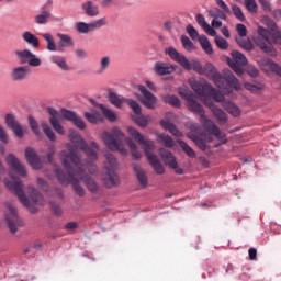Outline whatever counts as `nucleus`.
<instances>
[{
	"instance_id": "c85d7f7f",
	"label": "nucleus",
	"mask_w": 281,
	"mask_h": 281,
	"mask_svg": "<svg viewBox=\"0 0 281 281\" xmlns=\"http://www.w3.org/2000/svg\"><path fill=\"white\" fill-rule=\"evenodd\" d=\"M160 126L165 131H169V133H171V135H175V137H182L183 136L181 131H179V128H177V125L173 124L172 122L168 121V120H161L160 121Z\"/></svg>"
},
{
	"instance_id": "338daca9",
	"label": "nucleus",
	"mask_w": 281,
	"mask_h": 281,
	"mask_svg": "<svg viewBox=\"0 0 281 281\" xmlns=\"http://www.w3.org/2000/svg\"><path fill=\"white\" fill-rule=\"evenodd\" d=\"M41 58H38L34 53H32L31 58L29 59L30 67H41Z\"/></svg>"
},
{
	"instance_id": "37998d69",
	"label": "nucleus",
	"mask_w": 281,
	"mask_h": 281,
	"mask_svg": "<svg viewBox=\"0 0 281 281\" xmlns=\"http://www.w3.org/2000/svg\"><path fill=\"white\" fill-rule=\"evenodd\" d=\"M236 43L245 49L246 52H254V43L250 40H245L243 37H236Z\"/></svg>"
},
{
	"instance_id": "e433bc0d",
	"label": "nucleus",
	"mask_w": 281,
	"mask_h": 281,
	"mask_svg": "<svg viewBox=\"0 0 281 281\" xmlns=\"http://www.w3.org/2000/svg\"><path fill=\"white\" fill-rule=\"evenodd\" d=\"M157 142L161 146H166V148H175V140L168 134H157Z\"/></svg>"
},
{
	"instance_id": "72a5a7b5",
	"label": "nucleus",
	"mask_w": 281,
	"mask_h": 281,
	"mask_svg": "<svg viewBox=\"0 0 281 281\" xmlns=\"http://www.w3.org/2000/svg\"><path fill=\"white\" fill-rule=\"evenodd\" d=\"M244 87L247 89V91H250V93H255V95H260V93H262L265 90V83L261 82H246Z\"/></svg>"
},
{
	"instance_id": "ea45409f",
	"label": "nucleus",
	"mask_w": 281,
	"mask_h": 281,
	"mask_svg": "<svg viewBox=\"0 0 281 281\" xmlns=\"http://www.w3.org/2000/svg\"><path fill=\"white\" fill-rule=\"evenodd\" d=\"M162 102L166 104H170L171 106H175L176 109H179L181 106V100L178 99L175 94H165L161 97Z\"/></svg>"
},
{
	"instance_id": "4c0bfd02",
	"label": "nucleus",
	"mask_w": 281,
	"mask_h": 281,
	"mask_svg": "<svg viewBox=\"0 0 281 281\" xmlns=\"http://www.w3.org/2000/svg\"><path fill=\"white\" fill-rule=\"evenodd\" d=\"M199 43L202 47V49L205 52V54H214V48L212 47V43H210V40L205 35H200Z\"/></svg>"
},
{
	"instance_id": "20e7f679",
	"label": "nucleus",
	"mask_w": 281,
	"mask_h": 281,
	"mask_svg": "<svg viewBox=\"0 0 281 281\" xmlns=\"http://www.w3.org/2000/svg\"><path fill=\"white\" fill-rule=\"evenodd\" d=\"M127 133L128 135H131V137H133V139H135V142H137V144L143 146V150L145 153V156L147 157V161H149L155 172L158 175H164V172H166V169L164 168L161 160H159V158L155 154H153V150H155L156 148L155 142L144 137V135H142V133H139V131H137V128L133 126L127 127Z\"/></svg>"
},
{
	"instance_id": "423d86ee",
	"label": "nucleus",
	"mask_w": 281,
	"mask_h": 281,
	"mask_svg": "<svg viewBox=\"0 0 281 281\" xmlns=\"http://www.w3.org/2000/svg\"><path fill=\"white\" fill-rule=\"evenodd\" d=\"M102 139L105 146L113 150V153H120L123 157H126L128 155V151L126 148L122 147V140L124 139V132L120 130L119 127H113L111 130V133L103 132Z\"/></svg>"
},
{
	"instance_id": "8fccbe9b",
	"label": "nucleus",
	"mask_w": 281,
	"mask_h": 281,
	"mask_svg": "<svg viewBox=\"0 0 281 281\" xmlns=\"http://www.w3.org/2000/svg\"><path fill=\"white\" fill-rule=\"evenodd\" d=\"M42 128H43L44 135H46V137L50 142H54L56 139V134H54V131L52 130V127H49L47 122H42Z\"/></svg>"
},
{
	"instance_id": "4468645a",
	"label": "nucleus",
	"mask_w": 281,
	"mask_h": 281,
	"mask_svg": "<svg viewBox=\"0 0 281 281\" xmlns=\"http://www.w3.org/2000/svg\"><path fill=\"white\" fill-rule=\"evenodd\" d=\"M231 55L232 59L228 60L231 69H233L237 76H243V74H245V69L243 68L247 65V56L238 50H233Z\"/></svg>"
},
{
	"instance_id": "2eb2a0df",
	"label": "nucleus",
	"mask_w": 281,
	"mask_h": 281,
	"mask_svg": "<svg viewBox=\"0 0 281 281\" xmlns=\"http://www.w3.org/2000/svg\"><path fill=\"white\" fill-rule=\"evenodd\" d=\"M158 153L162 161H165L166 166L175 170L176 175H183V169L179 167V164L177 162V158L175 157L173 154H171L170 150L166 148H159Z\"/></svg>"
},
{
	"instance_id": "6e6d98bb",
	"label": "nucleus",
	"mask_w": 281,
	"mask_h": 281,
	"mask_svg": "<svg viewBox=\"0 0 281 281\" xmlns=\"http://www.w3.org/2000/svg\"><path fill=\"white\" fill-rule=\"evenodd\" d=\"M212 90H213V91H211V92H209V93L206 94V98L212 97L213 100H215V102H224L225 95H223V93H221V91L214 89L213 87H212Z\"/></svg>"
},
{
	"instance_id": "13d9d810",
	"label": "nucleus",
	"mask_w": 281,
	"mask_h": 281,
	"mask_svg": "<svg viewBox=\"0 0 281 281\" xmlns=\"http://www.w3.org/2000/svg\"><path fill=\"white\" fill-rule=\"evenodd\" d=\"M181 43L187 52H192L194 49V43H192V40H190V37L187 35L181 36Z\"/></svg>"
},
{
	"instance_id": "7ed1b4c3",
	"label": "nucleus",
	"mask_w": 281,
	"mask_h": 281,
	"mask_svg": "<svg viewBox=\"0 0 281 281\" xmlns=\"http://www.w3.org/2000/svg\"><path fill=\"white\" fill-rule=\"evenodd\" d=\"M47 111L50 115L49 124L58 135H65V128L60 124L61 120H68V122H71L74 126L80 131H85L87 128V124H85L82 117L78 116V114L71 110L61 109V111L58 112L54 108H47Z\"/></svg>"
},
{
	"instance_id": "2f4dec72",
	"label": "nucleus",
	"mask_w": 281,
	"mask_h": 281,
	"mask_svg": "<svg viewBox=\"0 0 281 281\" xmlns=\"http://www.w3.org/2000/svg\"><path fill=\"white\" fill-rule=\"evenodd\" d=\"M50 63L53 65H57L61 71H69V65H67V58L60 55H53L50 56Z\"/></svg>"
},
{
	"instance_id": "dca6fc26",
	"label": "nucleus",
	"mask_w": 281,
	"mask_h": 281,
	"mask_svg": "<svg viewBox=\"0 0 281 281\" xmlns=\"http://www.w3.org/2000/svg\"><path fill=\"white\" fill-rule=\"evenodd\" d=\"M9 213L5 215L8 227L11 232V234H16L18 229L16 225H21V222L19 221V215L16 213V210L14 206H12L11 203L7 204Z\"/></svg>"
},
{
	"instance_id": "c756f323",
	"label": "nucleus",
	"mask_w": 281,
	"mask_h": 281,
	"mask_svg": "<svg viewBox=\"0 0 281 281\" xmlns=\"http://www.w3.org/2000/svg\"><path fill=\"white\" fill-rule=\"evenodd\" d=\"M133 170L139 184L143 188H146L148 186V177H146V171H144V169H142L138 165H134Z\"/></svg>"
},
{
	"instance_id": "0eeeda50",
	"label": "nucleus",
	"mask_w": 281,
	"mask_h": 281,
	"mask_svg": "<svg viewBox=\"0 0 281 281\" xmlns=\"http://www.w3.org/2000/svg\"><path fill=\"white\" fill-rule=\"evenodd\" d=\"M166 54L170 57L171 60H175V63H179L182 68H184L187 71H196V74H200V76H203L205 74V69L201 65V61H189L188 57L186 55L179 53L177 48L175 47H168L166 49Z\"/></svg>"
},
{
	"instance_id": "f704fd0d",
	"label": "nucleus",
	"mask_w": 281,
	"mask_h": 281,
	"mask_svg": "<svg viewBox=\"0 0 281 281\" xmlns=\"http://www.w3.org/2000/svg\"><path fill=\"white\" fill-rule=\"evenodd\" d=\"M85 117L90 122V124H98V122H104V116H102V114L97 110H92V112H86Z\"/></svg>"
},
{
	"instance_id": "a211bd4d",
	"label": "nucleus",
	"mask_w": 281,
	"mask_h": 281,
	"mask_svg": "<svg viewBox=\"0 0 281 281\" xmlns=\"http://www.w3.org/2000/svg\"><path fill=\"white\" fill-rule=\"evenodd\" d=\"M5 162L8 164L9 168H12V170L20 175V177H27V170L25 169V166H23L21 160H19V158H16V156L13 154L7 155Z\"/></svg>"
},
{
	"instance_id": "39448f33",
	"label": "nucleus",
	"mask_w": 281,
	"mask_h": 281,
	"mask_svg": "<svg viewBox=\"0 0 281 281\" xmlns=\"http://www.w3.org/2000/svg\"><path fill=\"white\" fill-rule=\"evenodd\" d=\"M68 137L72 144H76V146L68 145L67 148L69 153H67V155H71V148L74 150V155L78 156V158L80 159V155H78L79 148L80 150L85 151V155L88 157V159H90V161H98V150H100V145L92 140L90 143L91 147H89L87 142L82 139V136H80V134H78V132L74 130L69 131Z\"/></svg>"
},
{
	"instance_id": "aec40b11",
	"label": "nucleus",
	"mask_w": 281,
	"mask_h": 281,
	"mask_svg": "<svg viewBox=\"0 0 281 281\" xmlns=\"http://www.w3.org/2000/svg\"><path fill=\"white\" fill-rule=\"evenodd\" d=\"M24 157L31 168H33V170H41V168H43V160H41L38 154H36V150H34V148H26Z\"/></svg>"
},
{
	"instance_id": "79ce46f5",
	"label": "nucleus",
	"mask_w": 281,
	"mask_h": 281,
	"mask_svg": "<svg viewBox=\"0 0 281 281\" xmlns=\"http://www.w3.org/2000/svg\"><path fill=\"white\" fill-rule=\"evenodd\" d=\"M126 144L131 150L132 157H134V159H139L142 154L139 153V149H137V144H135V140L132 138H126Z\"/></svg>"
},
{
	"instance_id": "5fc2aeb1",
	"label": "nucleus",
	"mask_w": 281,
	"mask_h": 281,
	"mask_svg": "<svg viewBox=\"0 0 281 281\" xmlns=\"http://www.w3.org/2000/svg\"><path fill=\"white\" fill-rule=\"evenodd\" d=\"M215 45H217L218 49H228L229 48V43H227V40H225L221 35H215Z\"/></svg>"
},
{
	"instance_id": "a19ab883",
	"label": "nucleus",
	"mask_w": 281,
	"mask_h": 281,
	"mask_svg": "<svg viewBox=\"0 0 281 281\" xmlns=\"http://www.w3.org/2000/svg\"><path fill=\"white\" fill-rule=\"evenodd\" d=\"M98 109H101L102 114L104 115V117H106V120H109V122H115V120H117V115L115 114V112L106 108L104 104H99Z\"/></svg>"
},
{
	"instance_id": "69168bd1",
	"label": "nucleus",
	"mask_w": 281,
	"mask_h": 281,
	"mask_svg": "<svg viewBox=\"0 0 281 281\" xmlns=\"http://www.w3.org/2000/svg\"><path fill=\"white\" fill-rule=\"evenodd\" d=\"M134 122L137 126H140V128H146V126H148V119L144 115L136 116Z\"/></svg>"
},
{
	"instance_id": "f8f14e48",
	"label": "nucleus",
	"mask_w": 281,
	"mask_h": 281,
	"mask_svg": "<svg viewBox=\"0 0 281 281\" xmlns=\"http://www.w3.org/2000/svg\"><path fill=\"white\" fill-rule=\"evenodd\" d=\"M200 123L202 124L204 131H207L210 135H214L221 144H227V135L223 132H221V127L218 125L214 124V121H212L207 115H203L200 117Z\"/></svg>"
},
{
	"instance_id": "9b49d317",
	"label": "nucleus",
	"mask_w": 281,
	"mask_h": 281,
	"mask_svg": "<svg viewBox=\"0 0 281 281\" xmlns=\"http://www.w3.org/2000/svg\"><path fill=\"white\" fill-rule=\"evenodd\" d=\"M178 93L180 98L187 101L189 111L195 115H200V119L205 115V109H203V105H201V103L198 101L199 97L194 94L190 89L179 88Z\"/></svg>"
},
{
	"instance_id": "de8ad7c7",
	"label": "nucleus",
	"mask_w": 281,
	"mask_h": 281,
	"mask_svg": "<svg viewBox=\"0 0 281 281\" xmlns=\"http://www.w3.org/2000/svg\"><path fill=\"white\" fill-rule=\"evenodd\" d=\"M207 12H209V16H211L212 19H217V20L221 19L222 21H227V14H225L218 8L209 10Z\"/></svg>"
},
{
	"instance_id": "b1692460",
	"label": "nucleus",
	"mask_w": 281,
	"mask_h": 281,
	"mask_svg": "<svg viewBox=\"0 0 281 281\" xmlns=\"http://www.w3.org/2000/svg\"><path fill=\"white\" fill-rule=\"evenodd\" d=\"M29 74L30 70L27 69V66H18L11 71V80H13V82H23Z\"/></svg>"
},
{
	"instance_id": "f03ea898",
	"label": "nucleus",
	"mask_w": 281,
	"mask_h": 281,
	"mask_svg": "<svg viewBox=\"0 0 281 281\" xmlns=\"http://www.w3.org/2000/svg\"><path fill=\"white\" fill-rule=\"evenodd\" d=\"M11 179L13 180V182L8 179L4 180L5 188H8L10 192H13L18 196L19 201H21L24 207H27V210H30L31 214H36V212H38L36 205H44L45 203L43 194H41V192H38L36 188L29 186L27 190L31 196L30 201V199L25 196V192L23 191V182H21L19 178L12 176Z\"/></svg>"
},
{
	"instance_id": "c9c22d12",
	"label": "nucleus",
	"mask_w": 281,
	"mask_h": 281,
	"mask_svg": "<svg viewBox=\"0 0 281 281\" xmlns=\"http://www.w3.org/2000/svg\"><path fill=\"white\" fill-rule=\"evenodd\" d=\"M223 108L225 109V111H227V113L233 115V117H239L240 108H238V105H236V103H234L232 101H226L223 103Z\"/></svg>"
},
{
	"instance_id": "58836bf2",
	"label": "nucleus",
	"mask_w": 281,
	"mask_h": 281,
	"mask_svg": "<svg viewBox=\"0 0 281 281\" xmlns=\"http://www.w3.org/2000/svg\"><path fill=\"white\" fill-rule=\"evenodd\" d=\"M32 52L30 49L16 50L15 55L20 60V65H29L30 58H32Z\"/></svg>"
},
{
	"instance_id": "cd10ccee",
	"label": "nucleus",
	"mask_w": 281,
	"mask_h": 281,
	"mask_svg": "<svg viewBox=\"0 0 281 281\" xmlns=\"http://www.w3.org/2000/svg\"><path fill=\"white\" fill-rule=\"evenodd\" d=\"M196 22L209 34V36H216V30L214 27L210 26L207 21H205V16L201 13H199L196 16Z\"/></svg>"
},
{
	"instance_id": "603ef678",
	"label": "nucleus",
	"mask_w": 281,
	"mask_h": 281,
	"mask_svg": "<svg viewBox=\"0 0 281 281\" xmlns=\"http://www.w3.org/2000/svg\"><path fill=\"white\" fill-rule=\"evenodd\" d=\"M233 14L238 19V21L245 22L247 21V18L245 16V13L243 12V9L238 7V4L232 5Z\"/></svg>"
},
{
	"instance_id": "1a4fd4ad",
	"label": "nucleus",
	"mask_w": 281,
	"mask_h": 281,
	"mask_svg": "<svg viewBox=\"0 0 281 281\" xmlns=\"http://www.w3.org/2000/svg\"><path fill=\"white\" fill-rule=\"evenodd\" d=\"M117 158H115L113 154H105V173L102 178L105 188H113L116 183H120V177L115 172L117 170Z\"/></svg>"
},
{
	"instance_id": "f257e3e1",
	"label": "nucleus",
	"mask_w": 281,
	"mask_h": 281,
	"mask_svg": "<svg viewBox=\"0 0 281 281\" xmlns=\"http://www.w3.org/2000/svg\"><path fill=\"white\" fill-rule=\"evenodd\" d=\"M71 155L67 154L66 150L60 151L59 157L61 159L63 167L65 168L66 172L63 169H55V175L61 183V186H69L71 183L74 191L78 196H82L85 194V189L80 187L78 182L80 179L78 178V168H80V158L74 154V149H69Z\"/></svg>"
},
{
	"instance_id": "e2e57ef3",
	"label": "nucleus",
	"mask_w": 281,
	"mask_h": 281,
	"mask_svg": "<svg viewBox=\"0 0 281 281\" xmlns=\"http://www.w3.org/2000/svg\"><path fill=\"white\" fill-rule=\"evenodd\" d=\"M57 36L61 43H65L68 47H74V40H71V36L63 33H58Z\"/></svg>"
},
{
	"instance_id": "bb28decb",
	"label": "nucleus",
	"mask_w": 281,
	"mask_h": 281,
	"mask_svg": "<svg viewBox=\"0 0 281 281\" xmlns=\"http://www.w3.org/2000/svg\"><path fill=\"white\" fill-rule=\"evenodd\" d=\"M22 38L26 45H30L33 47V49H38L41 47V42L38 38L34 35V33L26 31L22 34Z\"/></svg>"
},
{
	"instance_id": "052dcab7",
	"label": "nucleus",
	"mask_w": 281,
	"mask_h": 281,
	"mask_svg": "<svg viewBox=\"0 0 281 281\" xmlns=\"http://www.w3.org/2000/svg\"><path fill=\"white\" fill-rule=\"evenodd\" d=\"M245 8L248 12L256 14L258 12V3L256 0H245Z\"/></svg>"
},
{
	"instance_id": "f3484780",
	"label": "nucleus",
	"mask_w": 281,
	"mask_h": 281,
	"mask_svg": "<svg viewBox=\"0 0 281 281\" xmlns=\"http://www.w3.org/2000/svg\"><path fill=\"white\" fill-rule=\"evenodd\" d=\"M5 124L8 128H10L14 133L15 137L23 139V136H24L23 126L21 125V123H19L16 117H14V114L12 113L5 114Z\"/></svg>"
},
{
	"instance_id": "393cba45",
	"label": "nucleus",
	"mask_w": 281,
	"mask_h": 281,
	"mask_svg": "<svg viewBox=\"0 0 281 281\" xmlns=\"http://www.w3.org/2000/svg\"><path fill=\"white\" fill-rule=\"evenodd\" d=\"M81 10L86 16H91L92 19L100 14V7L91 0L83 2L81 4Z\"/></svg>"
},
{
	"instance_id": "5701e85b",
	"label": "nucleus",
	"mask_w": 281,
	"mask_h": 281,
	"mask_svg": "<svg viewBox=\"0 0 281 281\" xmlns=\"http://www.w3.org/2000/svg\"><path fill=\"white\" fill-rule=\"evenodd\" d=\"M177 69V65L166 64L161 61H156L154 65V71L157 76H168Z\"/></svg>"
},
{
	"instance_id": "473e14b6",
	"label": "nucleus",
	"mask_w": 281,
	"mask_h": 281,
	"mask_svg": "<svg viewBox=\"0 0 281 281\" xmlns=\"http://www.w3.org/2000/svg\"><path fill=\"white\" fill-rule=\"evenodd\" d=\"M108 99H109V102L113 104V106H116V109H122V104H124V102L128 100L124 97L122 98L117 97V94L113 90H109Z\"/></svg>"
},
{
	"instance_id": "680f3d73",
	"label": "nucleus",
	"mask_w": 281,
	"mask_h": 281,
	"mask_svg": "<svg viewBox=\"0 0 281 281\" xmlns=\"http://www.w3.org/2000/svg\"><path fill=\"white\" fill-rule=\"evenodd\" d=\"M271 43L274 45H281V32L280 30L276 29V31H272L270 33Z\"/></svg>"
},
{
	"instance_id": "7c9ffc66",
	"label": "nucleus",
	"mask_w": 281,
	"mask_h": 281,
	"mask_svg": "<svg viewBox=\"0 0 281 281\" xmlns=\"http://www.w3.org/2000/svg\"><path fill=\"white\" fill-rule=\"evenodd\" d=\"M42 38L46 42V49L48 52H58V45H56V40L52 33H42Z\"/></svg>"
},
{
	"instance_id": "a18cd8bd",
	"label": "nucleus",
	"mask_w": 281,
	"mask_h": 281,
	"mask_svg": "<svg viewBox=\"0 0 281 281\" xmlns=\"http://www.w3.org/2000/svg\"><path fill=\"white\" fill-rule=\"evenodd\" d=\"M178 144L180 148H182V150L186 153V155H188V157H191V159H194V157H196V153L194 151V149H192V147H190V145H188V143L179 139Z\"/></svg>"
},
{
	"instance_id": "ddd939ff",
	"label": "nucleus",
	"mask_w": 281,
	"mask_h": 281,
	"mask_svg": "<svg viewBox=\"0 0 281 281\" xmlns=\"http://www.w3.org/2000/svg\"><path fill=\"white\" fill-rule=\"evenodd\" d=\"M52 12H54V0H46L40 7L38 14L34 16V23L36 25H47L52 19Z\"/></svg>"
},
{
	"instance_id": "09e8293b",
	"label": "nucleus",
	"mask_w": 281,
	"mask_h": 281,
	"mask_svg": "<svg viewBox=\"0 0 281 281\" xmlns=\"http://www.w3.org/2000/svg\"><path fill=\"white\" fill-rule=\"evenodd\" d=\"M76 30L79 34H89V32H92L91 23L78 22L76 24Z\"/></svg>"
},
{
	"instance_id": "0e129e2a",
	"label": "nucleus",
	"mask_w": 281,
	"mask_h": 281,
	"mask_svg": "<svg viewBox=\"0 0 281 281\" xmlns=\"http://www.w3.org/2000/svg\"><path fill=\"white\" fill-rule=\"evenodd\" d=\"M187 33L189 34L190 38H192V41H199V38L201 37V35H199V31H196V29H194V26L192 25H187Z\"/></svg>"
},
{
	"instance_id": "9d476101",
	"label": "nucleus",
	"mask_w": 281,
	"mask_h": 281,
	"mask_svg": "<svg viewBox=\"0 0 281 281\" xmlns=\"http://www.w3.org/2000/svg\"><path fill=\"white\" fill-rule=\"evenodd\" d=\"M212 80L218 89L225 90L227 89L228 85V87L235 89V91H243V85L240 83L238 78H236L235 75L229 70L225 71L224 76L220 72L213 71Z\"/></svg>"
},
{
	"instance_id": "412c9836",
	"label": "nucleus",
	"mask_w": 281,
	"mask_h": 281,
	"mask_svg": "<svg viewBox=\"0 0 281 281\" xmlns=\"http://www.w3.org/2000/svg\"><path fill=\"white\" fill-rule=\"evenodd\" d=\"M77 179L83 180L85 184L87 186L90 192H98V183H95V180L85 175V171L82 170V167L80 165V158H79V168H77Z\"/></svg>"
},
{
	"instance_id": "864d4df0",
	"label": "nucleus",
	"mask_w": 281,
	"mask_h": 281,
	"mask_svg": "<svg viewBox=\"0 0 281 281\" xmlns=\"http://www.w3.org/2000/svg\"><path fill=\"white\" fill-rule=\"evenodd\" d=\"M80 167L82 168V170H85V168L87 170H89L90 175H95V172H98V167L95 166V164L93 162H87L85 160H81L80 158Z\"/></svg>"
},
{
	"instance_id": "6ab92c4d",
	"label": "nucleus",
	"mask_w": 281,
	"mask_h": 281,
	"mask_svg": "<svg viewBox=\"0 0 281 281\" xmlns=\"http://www.w3.org/2000/svg\"><path fill=\"white\" fill-rule=\"evenodd\" d=\"M138 91L142 93L143 98L140 99L142 105L146 109H155L157 104V97L153 92L148 91L143 85L138 86Z\"/></svg>"
},
{
	"instance_id": "6e6552de",
	"label": "nucleus",
	"mask_w": 281,
	"mask_h": 281,
	"mask_svg": "<svg viewBox=\"0 0 281 281\" xmlns=\"http://www.w3.org/2000/svg\"><path fill=\"white\" fill-rule=\"evenodd\" d=\"M271 31L265 29L263 26H258L257 33L254 35L252 41L257 47L261 48L268 56H278V50L273 47L271 43Z\"/></svg>"
},
{
	"instance_id": "49530a36",
	"label": "nucleus",
	"mask_w": 281,
	"mask_h": 281,
	"mask_svg": "<svg viewBox=\"0 0 281 281\" xmlns=\"http://www.w3.org/2000/svg\"><path fill=\"white\" fill-rule=\"evenodd\" d=\"M29 126L36 137H41V130L38 128V122L34 116L29 115Z\"/></svg>"
},
{
	"instance_id": "4d7b16f0",
	"label": "nucleus",
	"mask_w": 281,
	"mask_h": 281,
	"mask_svg": "<svg viewBox=\"0 0 281 281\" xmlns=\"http://www.w3.org/2000/svg\"><path fill=\"white\" fill-rule=\"evenodd\" d=\"M106 25V16H103L99 20H94L93 22H90V27L93 31L100 30V27H104Z\"/></svg>"
},
{
	"instance_id": "3c124183",
	"label": "nucleus",
	"mask_w": 281,
	"mask_h": 281,
	"mask_svg": "<svg viewBox=\"0 0 281 281\" xmlns=\"http://www.w3.org/2000/svg\"><path fill=\"white\" fill-rule=\"evenodd\" d=\"M125 102L128 104L130 109L136 114V115H142V106L139 103L133 99H127Z\"/></svg>"
},
{
	"instance_id": "a878e982",
	"label": "nucleus",
	"mask_w": 281,
	"mask_h": 281,
	"mask_svg": "<svg viewBox=\"0 0 281 281\" xmlns=\"http://www.w3.org/2000/svg\"><path fill=\"white\" fill-rule=\"evenodd\" d=\"M205 104L211 109L213 115L216 117V120H218V122H222V124H225V122L229 120L227 113H225L223 109L216 106L212 101H205Z\"/></svg>"
},
{
	"instance_id": "4be33fe9",
	"label": "nucleus",
	"mask_w": 281,
	"mask_h": 281,
	"mask_svg": "<svg viewBox=\"0 0 281 281\" xmlns=\"http://www.w3.org/2000/svg\"><path fill=\"white\" fill-rule=\"evenodd\" d=\"M190 87L194 91V93H196L201 98H207V94L211 93V91H213L212 85L210 83L201 85V82L196 80L190 81Z\"/></svg>"
},
{
	"instance_id": "bf43d9fd",
	"label": "nucleus",
	"mask_w": 281,
	"mask_h": 281,
	"mask_svg": "<svg viewBox=\"0 0 281 281\" xmlns=\"http://www.w3.org/2000/svg\"><path fill=\"white\" fill-rule=\"evenodd\" d=\"M110 66H111V57L109 56L102 57L100 60L99 74H103V71H106Z\"/></svg>"
},
{
	"instance_id": "c03bdc74",
	"label": "nucleus",
	"mask_w": 281,
	"mask_h": 281,
	"mask_svg": "<svg viewBox=\"0 0 281 281\" xmlns=\"http://www.w3.org/2000/svg\"><path fill=\"white\" fill-rule=\"evenodd\" d=\"M190 139H192V142H194L195 146H198V148H200V150H207V142L205 139H203L201 136H196V135H191L189 136Z\"/></svg>"
},
{
	"instance_id": "774afa93",
	"label": "nucleus",
	"mask_w": 281,
	"mask_h": 281,
	"mask_svg": "<svg viewBox=\"0 0 281 281\" xmlns=\"http://www.w3.org/2000/svg\"><path fill=\"white\" fill-rule=\"evenodd\" d=\"M236 30L239 34V38H245V36H247V26H245V24H237Z\"/></svg>"
}]
</instances>
